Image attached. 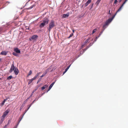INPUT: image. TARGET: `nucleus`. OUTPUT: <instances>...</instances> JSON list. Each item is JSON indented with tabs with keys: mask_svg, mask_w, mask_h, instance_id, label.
Segmentation results:
<instances>
[{
	"mask_svg": "<svg viewBox=\"0 0 128 128\" xmlns=\"http://www.w3.org/2000/svg\"><path fill=\"white\" fill-rule=\"evenodd\" d=\"M128 0H125V1L121 5V6L120 7V8L118 9V10L116 12V13L111 18H110L108 19L107 20H106L104 24L105 25L107 26L109 24V23L114 18V17H115V16L116 15L117 13L118 12L120 11L122 9V6H123L124 4L126 1Z\"/></svg>",
	"mask_w": 128,
	"mask_h": 128,
	"instance_id": "1",
	"label": "nucleus"
},
{
	"mask_svg": "<svg viewBox=\"0 0 128 128\" xmlns=\"http://www.w3.org/2000/svg\"><path fill=\"white\" fill-rule=\"evenodd\" d=\"M49 20L48 18H45L43 20V22L40 25L39 27L40 28L43 27L45 25L47 24Z\"/></svg>",
	"mask_w": 128,
	"mask_h": 128,
	"instance_id": "2",
	"label": "nucleus"
},
{
	"mask_svg": "<svg viewBox=\"0 0 128 128\" xmlns=\"http://www.w3.org/2000/svg\"><path fill=\"white\" fill-rule=\"evenodd\" d=\"M49 20L48 18H45L43 20V22L40 25L39 27L40 28L43 27L45 25L47 24Z\"/></svg>",
	"mask_w": 128,
	"mask_h": 128,
	"instance_id": "3",
	"label": "nucleus"
},
{
	"mask_svg": "<svg viewBox=\"0 0 128 128\" xmlns=\"http://www.w3.org/2000/svg\"><path fill=\"white\" fill-rule=\"evenodd\" d=\"M54 26V22L53 20H52L49 25L48 30L49 32L50 31L51 29Z\"/></svg>",
	"mask_w": 128,
	"mask_h": 128,
	"instance_id": "4",
	"label": "nucleus"
},
{
	"mask_svg": "<svg viewBox=\"0 0 128 128\" xmlns=\"http://www.w3.org/2000/svg\"><path fill=\"white\" fill-rule=\"evenodd\" d=\"M38 37V36L37 35H34L29 38V40H30L31 41L32 40L37 38Z\"/></svg>",
	"mask_w": 128,
	"mask_h": 128,
	"instance_id": "5",
	"label": "nucleus"
},
{
	"mask_svg": "<svg viewBox=\"0 0 128 128\" xmlns=\"http://www.w3.org/2000/svg\"><path fill=\"white\" fill-rule=\"evenodd\" d=\"M15 68L14 66V64H13L11 66V68H10V70L9 71V72L10 73L11 72H12L13 71H14L15 68Z\"/></svg>",
	"mask_w": 128,
	"mask_h": 128,
	"instance_id": "6",
	"label": "nucleus"
},
{
	"mask_svg": "<svg viewBox=\"0 0 128 128\" xmlns=\"http://www.w3.org/2000/svg\"><path fill=\"white\" fill-rule=\"evenodd\" d=\"M9 112V111L8 110H7L4 113L3 115L2 116V117L4 118H5L6 116L8 114Z\"/></svg>",
	"mask_w": 128,
	"mask_h": 128,
	"instance_id": "7",
	"label": "nucleus"
},
{
	"mask_svg": "<svg viewBox=\"0 0 128 128\" xmlns=\"http://www.w3.org/2000/svg\"><path fill=\"white\" fill-rule=\"evenodd\" d=\"M14 71L16 75H18L19 73L18 70L17 68H15Z\"/></svg>",
	"mask_w": 128,
	"mask_h": 128,
	"instance_id": "8",
	"label": "nucleus"
},
{
	"mask_svg": "<svg viewBox=\"0 0 128 128\" xmlns=\"http://www.w3.org/2000/svg\"><path fill=\"white\" fill-rule=\"evenodd\" d=\"M8 52H6L5 51H2L0 53V54L2 55H6L8 53Z\"/></svg>",
	"mask_w": 128,
	"mask_h": 128,
	"instance_id": "9",
	"label": "nucleus"
},
{
	"mask_svg": "<svg viewBox=\"0 0 128 128\" xmlns=\"http://www.w3.org/2000/svg\"><path fill=\"white\" fill-rule=\"evenodd\" d=\"M55 82H54L52 83L50 85V86H49V88L47 92L50 90V89H51V88H52L54 84L55 83Z\"/></svg>",
	"mask_w": 128,
	"mask_h": 128,
	"instance_id": "10",
	"label": "nucleus"
},
{
	"mask_svg": "<svg viewBox=\"0 0 128 128\" xmlns=\"http://www.w3.org/2000/svg\"><path fill=\"white\" fill-rule=\"evenodd\" d=\"M14 51L17 53L20 54V50L18 49L17 48H15L14 49Z\"/></svg>",
	"mask_w": 128,
	"mask_h": 128,
	"instance_id": "11",
	"label": "nucleus"
},
{
	"mask_svg": "<svg viewBox=\"0 0 128 128\" xmlns=\"http://www.w3.org/2000/svg\"><path fill=\"white\" fill-rule=\"evenodd\" d=\"M91 2V0H88V1H87L85 5V6H87L88 5V4Z\"/></svg>",
	"mask_w": 128,
	"mask_h": 128,
	"instance_id": "12",
	"label": "nucleus"
},
{
	"mask_svg": "<svg viewBox=\"0 0 128 128\" xmlns=\"http://www.w3.org/2000/svg\"><path fill=\"white\" fill-rule=\"evenodd\" d=\"M40 72H38L37 73L36 75L33 78L34 80H35L36 78L40 74Z\"/></svg>",
	"mask_w": 128,
	"mask_h": 128,
	"instance_id": "13",
	"label": "nucleus"
},
{
	"mask_svg": "<svg viewBox=\"0 0 128 128\" xmlns=\"http://www.w3.org/2000/svg\"><path fill=\"white\" fill-rule=\"evenodd\" d=\"M40 72H38L37 73L36 75L33 78L34 80H35L36 78L40 74Z\"/></svg>",
	"mask_w": 128,
	"mask_h": 128,
	"instance_id": "14",
	"label": "nucleus"
},
{
	"mask_svg": "<svg viewBox=\"0 0 128 128\" xmlns=\"http://www.w3.org/2000/svg\"><path fill=\"white\" fill-rule=\"evenodd\" d=\"M40 72H38L37 73L36 75L33 78L34 80H35L36 78L40 74Z\"/></svg>",
	"mask_w": 128,
	"mask_h": 128,
	"instance_id": "15",
	"label": "nucleus"
},
{
	"mask_svg": "<svg viewBox=\"0 0 128 128\" xmlns=\"http://www.w3.org/2000/svg\"><path fill=\"white\" fill-rule=\"evenodd\" d=\"M40 72H38L37 73L36 75L33 78L34 80H35L36 78L40 74Z\"/></svg>",
	"mask_w": 128,
	"mask_h": 128,
	"instance_id": "16",
	"label": "nucleus"
},
{
	"mask_svg": "<svg viewBox=\"0 0 128 128\" xmlns=\"http://www.w3.org/2000/svg\"><path fill=\"white\" fill-rule=\"evenodd\" d=\"M69 16V14H64L63 15L62 18H66L68 17Z\"/></svg>",
	"mask_w": 128,
	"mask_h": 128,
	"instance_id": "17",
	"label": "nucleus"
},
{
	"mask_svg": "<svg viewBox=\"0 0 128 128\" xmlns=\"http://www.w3.org/2000/svg\"><path fill=\"white\" fill-rule=\"evenodd\" d=\"M70 65H69L68 66V67L67 68L65 69L64 71V72L63 74H64V73H65L67 72V70L69 69V68L70 67Z\"/></svg>",
	"mask_w": 128,
	"mask_h": 128,
	"instance_id": "18",
	"label": "nucleus"
},
{
	"mask_svg": "<svg viewBox=\"0 0 128 128\" xmlns=\"http://www.w3.org/2000/svg\"><path fill=\"white\" fill-rule=\"evenodd\" d=\"M48 86L46 85L44 86H42V90H44L46 88H47L48 87Z\"/></svg>",
	"mask_w": 128,
	"mask_h": 128,
	"instance_id": "19",
	"label": "nucleus"
},
{
	"mask_svg": "<svg viewBox=\"0 0 128 128\" xmlns=\"http://www.w3.org/2000/svg\"><path fill=\"white\" fill-rule=\"evenodd\" d=\"M34 80L33 78L29 80V81L28 82V84H29L31 83Z\"/></svg>",
	"mask_w": 128,
	"mask_h": 128,
	"instance_id": "20",
	"label": "nucleus"
},
{
	"mask_svg": "<svg viewBox=\"0 0 128 128\" xmlns=\"http://www.w3.org/2000/svg\"><path fill=\"white\" fill-rule=\"evenodd\" d=\"M36 6V4H34L32 5L30 8H26L27 10L29 9H31L33 8V7L35 6Z\"/></svg>",
	"mask_w": 128,
	"mask_h": 128,
	"instance_id": "21",
	"label": "nucleus"
},
{
	"mask_svg": "<svg viewBox=\"0 0 128 128\" xmlns=\"http://www.w3.org/2000/svg\"><path fill=\"white\" fill-rule=\"evenodd\" d=\"M12 76H9L7 78V79L8 80H10V79H12Z\"/></svg>",
	"mask_w": 128,
	"mask_h": 128,
	"instance_id": "22",
	"label": "nucleus"
},
{
	"mask_svg": "<svg viewBox=\"0 0 128 128\" xmlns=\"http://www.w3.org/2000/svg\"><path fill=\"white\" fill-rule=\"evenodd\" d=\"M49 71V69H48L47 70H46L45 72L43 74H45V75Z\"/></svg>",
	"mask_w": 128,
	"mask_h": 128,
	"instance_id": "23",
	"label": "nucleus"
},
{
	"mask_svg": "<svg viewBox=\"0 0 128 128\" xmlns=\"http://www.w3.org/2000/svg\"><path fill=\"white\" fill-rule=\"evenodd\" d=\"M32 74V71L31 70H30V71L28 74L27 76L28 77L30 75Z\"/></svg>",
	"mask_w": 128,
	"mask_h": 128,
	"instance_id": "24",
	"label": "nucleus"
},
{
	"mask_svg": "<svg viewBox=\"0 0 128 128\" xmlns=\"http://www.w3.org/2000/svg\"><path fill=\"white\" fill-rule=\"evenodd\" d=\"M22 118H23V117H21V116H20L19 118V120H18V124L20 122L21 120L22 119Z\"/></svg>",
	"mask_w": 128,
	"mask_h": 128,
	"instance_id": "25",
	"label": "nucleus"
},
{
	"mask_svg": "<svg viewBox=\"0 0 128 128\" xmlns=\"http://www.w3.org/2000/svg\"><path fill=\"white\" fill-rule=\"evenodd\" d=\"M92 44L90 43V46H87V47L85 48V50H87L88 49V48H89L91 46H92Z\"/></svg>",
	"mask_w": 128,
	"mask_h": 128,
	"instance_id": "26",
	"label": "nucleus"
},
{
	"mask_svg": "<svg viewBox=\"0 0 128 128\" xmlns=\"http://www.w3.org/2000/svg\"><path fill=\"white\" fill-rule=\"evenodd\" d=\"M12 54L16 56H18V54H17V53L16 52H13L12 53Z\"/></svg>",
	"mask_w": 128,
	"mask_h": 128,
	"instance_id": "27",
	"label": "nucleus"
},
{
	"mask_svg": "<svg viewBox=\"0 0 128 128\" xmlns=\"http://www.w3.org/2000/svg\"><path fill=\"white\" fill-rule=\"evenodd\" d=\"M101 1V0H98L96 2V4L97 5H98L99 4V3L100 2V1Z\"/></svg>",
	"mask_w": 128,
	"mask_h": 128,
	"instance_id": "28",
	"label": "nucleus"
},
{
	"mask_svg": "<svg viewBox=\"0 0 128 128\" xmlns=\"http://www.w3.org/2000/svg\"><path fill=\"white\" fill-rule=\"evenodd\" d=\"M107 26L105 25V24H104L103 26V28L104 29V30L106 28Z\"/></svg>",
	"mask_w": 128,
	"mask_h": 128,
	"instance_id": "29",
	"label": "nucleus"
},
{
	"mask_svg": "<svg viewBox=\"0 0 128 128\" xmlns=\"http://www.w3.org/2000/svg\"><path fill=\"white\" fill-rule=\"evenodd\" d=\"M74 34L73 33H72L70 35V36L68 37V38H70L71 37H72L73 35Z\"/></svg>",
	"mask_w": 128,
	"mask_h": 128,
	"instance_id": "30",
	"label": "nucleus"
},
{
	"mask_svg": "<svg viewBox=\"0 0 128 128\" xmlns=\"http://www.w3.org/2000/svg\"><path fill=\"white\" fill-rule=\"evenodd\" d=\"M90 40V38H88L86 40L85 42V43H86L89 42Z\"/></svg>",
	"mask_w": 128,
	"mask_h": 128,
	"instance_id": "31",
	"label": "nucleus"
},
{
	"mask_svg": "<svg viewBox=\"0 0 128 128\" xmlns=\"http://www.w3.org/2000/svg\"><path fill=\"white\" fill-rule=\"evenodd\" d=\"M96 30H96V29H95L94 30H93L92 31V34H93L95 32H96Z\"/></svg>",
	"mask_w": 128,
	"mask_h": 128,
	"instance_id": "32",
	"label": "nucleus"
},
{
	"mask_svg": "<svg viewBox=\"0 0 128 128\" xmlns=\"http://www.w3.org/2000/svg\"><path fill=\"white\" fill-rule=\"evenodd\" d=\"M103 31L101 32H100V33L99 34L98 36V37H99L102 34V33L103 32Z\"/></svg>",
	"mask_w": 128,
	"mask_h": 128,
	"instance_id": "33",
	"label": "nucleus"
},
{
	"mask_svg": "<svg viewBox=\"0 0 128 128\" xmlns=\"http://www.w3.org/2000/svg\"><path fill=\"white\" fill-rule=\"evenodd\" d=\"M4 103L5 102L3 101L2 102V103L0 104H1V106H2L3 105H4Z\"/></svg>",
	"mask_w": 128,
	"mask_h": 128,
	"instance_id": "34",
	"label": "nucleus"
},
{
	"mask_svg": "<svg viewBox=\"0 0 128 128\" xmlns=\"http://www.w3.org/2000/svg\"><path fill=\"white\" fill-rule=\"evenodd\" d=\"M41 80V79L40 78H39V79L38 80V82H37V83H38V82H40V81Z\"/></svg>",
	"mask_w": 128,
	"mask_h": 128,
	"instance_id": "35",
	"label": "nucleus"
},
{
	"mask_svg": "<svg viewBox=\"0 0 128 128\" xmlns=\"http://www.w3.org/2000/svg\"><path fill=\"white\" fill-rule=\"evenodd\" d=\"M18 123L17 124H16V125L15 126L14 128H16L17 127L18 125Z\"/></svg>",
	"mask_w": 128,
	"mask_h": 128,
	"instance_id": "36",
	"label": "nucleus"
},
{
	"mask_svg": "<svg viewBox=\"0 0 128 128\" xmlns=\"http://www.w3.org/2000/svg\"><path fill=\"white\" fill-rule=\"evenodd\" d=\"M45 74H43L41 76V78H42L44 77V76H45Z\"/></svg>",
	"mask_w": 128,
	"mask_h": 128,
	"instance_id": "37",
	"label": "nucleus"
},
{
	"mask_svg": "<svg viewBox=\"0 0 128 128\" xmlns=\"http://www.w3.org/2000/svg\"><path fill=\"white\" fill-rule=\"evenodd\" d=\"M36 90H34L33 91H32V94H33L34 92Z\"/></svg>",
	"mask_w": 128,
	"mask_h": 128,
	"instance_id": "38",
	"label": "nucleus"
},
{
	"mask_svg": "<svg viewBox=\"0 0 128 128\" xmlns=\"http://www.w3.org/2000/svg\"><path fill=\"white\" fill-rule=\"evenodd\" d=\"M117 0H115L114 1V3L116 4V2H117Z\"/></svg>",
	"mask_w": 128,
	"mask_h": 128,
	"instance_id": "39",
	"label": "nucleus"
},
{
	"mask_svg": "<svg viewBox=\"0 0 128 128\" xmlns=\"http://www.w3.org/2000/svg\"><path fill=\"white\" fill-rule=\"evenodd\" d=\"M32 104H30L29 105H28V106H29V108H30V107L32 105Z\"/></svg>",
	"mask_w": 128,
	"mask_h": 128,
	"instance_id": "40",
	"label": "nucleus"
},
{
	"mask_svg": "<svg viewBox=\"0 0 128 128\" xmlns=\"http://www.w3.org/2000/svg\"><path fill=\"white\" fill-rule=\"evenodd\" d=\"M7 100V99H4L3 102H5L6 100Z\"/></svg>",
	"mask_w": 128,
	"mask_h": 128,
	"instance_id": "41",
	"label": "nucleus"
},
{
	"mask_svg": "<svg viewBox=\"0 0 128 128\" xmlns=\"http://www.w3.org/2000/svg\"><path fill=\"white\" fill-rule=\"evenodd\" d=\"M27 102H26V100H25V101H24V103L23 104H25Z\"/></svg>",
	"mask_w": 128,
	"mask_h": 128,
	"instance_id": "42",
	"label": "nucleus"
},
{
	"mask_svg": "<svg viewBox=\"0 0 128 128\" xmlns=\"http://www.w3.org/2000/svg\"><path fill=\"white\" fill-rule=\"evenodd\" d=\"M29 99V98H27L26 100V102H27L28 100Z\"/></svg>",
	"mask_w": 128,
	"mask_h": 128,
	"instance_id": "43",
	"label": "nucleus"
},
{
	"mask_svg": "<svg viewBox=\"0 0 128 128\" xmlns=\"http://www.w3.org/2000/svg\"><path fill=\"white\" fill-rule=\"evenodd\" d=\"M72 32H73V33H74V30H72Z\"/></svg>",
	"mask_w": 128,
	"mask_h": 128,
	"instance_id": "44",
	"label": "nucleus"
},
{
	"mask_svg": "<svg viewBox=\"0 0 128 128\" xmlns=\"http://www.w3.org/2000/svg\"><path fill=\"white\" fill-rule=\"evenodd\" d=\"M110 10L109 11V14L110 15L111 13H110Z\"/></svg>",
	"mask_w": 128,
	"mask_h": 128,
	"instance_id": "45",
	"label": "nucleus"
},
{
	"mask_svg": "<svg viewBox=\"0 0 128 128\" xmlns=\"http://www.w3.org/2000/svg\"><path fill=\"white\" fill-rule=\"evenodd\" d=\"M28 110H25V113L26 112L28 111Z\"/></svg>",
	"mask_w": 128,
	"mask_h": 128,
	"instance_id": "46",
	"label": "nucleus"
},
{
	"mask_svg": "<svg viewBox=\"0 0 128 128\" xmlns=\"http://www.w3.org/2000/svg\"><path fill=\"white\" fill-rule=\"evenodd\" d=\"M33 94H32V93L31 95H30V96H32V95H33Z\"/></svg>",
	"mask_w": 128,
	"mask_h": 128,
	"instance_id": "47",
	"label": "nucleus"
},
{
	"mask_svg": "<svg viewBox=\"0 0 128 128\" xmlns=\"http://www.w3.org/2000/svg\"><path fill=\"white\" fill-rule=\"evenodd\" d=\"M35 100H34V101L32 103V104L34 102V101H35Z\"/></svg>",
	"mask_w": 128,
	"mask_h": 128,
	"instance_id": "48",
	"label": "nucleus"
},
{
	"mask_svg": "<svg viewBox=\"0 0 128 128\" xmlns=\"http://www.w3.org/2000/svg\"><path fill=\"white\" fill-rule=\"evenodd\" d=\"M98 37H98H98H96V39H98Z\"/></svg>",
	"mask_w": 128,
	"mask_h": 128,
	"instance_id": "49",
	"label": "nucleus"
},
{
	"mask_svg": "<svg viewBox=\"0 0 128 128\" xmlns=\"http://www.w3.org/2000/svg\"><path fill=\"white\" fill-rule=\"evenodd\" d=\"M93 4H92V6H93Z\"/></svg>",
	"mask_w": 128,
	"mask_h": 128,
	"instance_id": "50",
	"label": "nucleus"
},
{
	"mask_svg": "<svg viewBox=\"0 0 128 128\" xmlns=\"http://www.w3.org/2000/svg\"><path fill=\"white\" fill-rule=\"evenodd\" d=\"M122 0H119V1L120 2H121Z\"/></svg>",
	"mask_w": 128,
	"mask_h": 128,
	"instance_id": "51",
	"label": "nucleus"
},
{
	"mask_svg": "<svg viewBox=\"0 0 128 128\" xmlns=\"http://www.w3.org/2000/svg\"><path fill=\"white\" fill-rule=\"evenodd\" d=\"M29 108V107H28V109H27V110H28L29 109V108Z\"/></svg>",
	"mask_w": 128,
	"mask_h": 128,
	"instance_id": "52",
	"label": "nucleus"
},
{
	"mask_svg": "<svg viewBox=\"0 0 128 128\" xmlns=\"http://www.w3.org/2000/svg\"><path fill=\"white\" fill-rule=\"evenodd\" d=\"M38 88H36L35 90H36L38 89Z\"/></svg>",
	"mask_w": 128,
	"mask_h": 128,
	"instance_id": "53",
	"label": "nucleus"
},
{
	"mask_svg": "<svg viewBox=\"0 0 128 128\" xmlns=\"http://www.w3.org/2000/svg\"><path fill=\"white\" fill-rule=\"evenodd\" d=\"M1 58H0V62L1 61Z\"/></svg>",
	"mask_w": 128,
	"mask_h": 128,
	"instance_id": "54",
	"label": "nucleus"
},
{
	"mask_svg": "<svg viewBox=\"0 0 128 128\" xmlns=\"http://www.w3.org/2000/svg\"><path fill=\"white\" fill-rule=\"evenodd\" d=\"M22 108H21V107H20V110H21V109H22Z\"/></svg>",
	"mask_w": 128,
	"mask_h": 128,
	"instance_id": "55",
	"label": "nucleus"
}]
</instances>
